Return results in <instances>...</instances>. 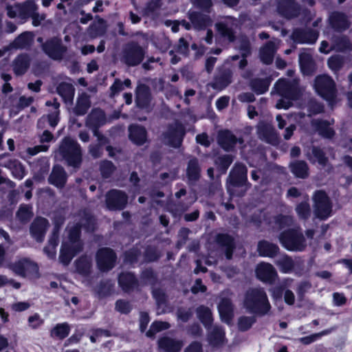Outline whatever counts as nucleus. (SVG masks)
I'll return each instance as SVG.
<instances>
[{
    "mask_svg": "<svg viewBox=\"0 0 352 352\" xmlns=\"http://www.w3.org/2000/svg\"><path fill=\"white\" fill-rule=\"evenodd\" d=\"M79 226L67 228L68 239L62 244L59 260L63 265H68L72 258L81 250L82 244L79 241Z\"/></svg>",
    "mask_w": 352,
    "mask_h": 352,
    "instance_id": "f257e3e1",
    "label": "nucleus"
},
{
    "mask_svg": "<svg viewBox=\"0 0 352 352\" xmlns=\"http://www.w3.org/2000/svg\"><path fill=\"white\" fill-rule=\"evenodd\" d=\"M244 307L251 313L265 314L270 305L265 292L261 289H252L247 292L243 302Z\"/></svg>",
    "mask_w": 352,
    "mask_h": 352,
    "instance_id": "f03ea898",
    "label": "nucleus"
},
{
    "mask_svg": "<svg viewBox=\"0 0 352 352\" xmlns=\"http://www.w3.org/2000/svg\"><path fill=\"white\" fill-rule=\"evenodd\" d=\"M276 92L281 96L277 102L276 107L278 109H287L293 105V101L300 97V91L296 82H290L285 80H279L275 85Z\"/></svg>",
    "mask_w": 352,
    "mask_h": 352,
    "instance_id": "7ed1b4c3",
    "label": "nucleus"
},
{
    "mask_svg": "<svg viewBox=\"0 0 352 352\" xmlns=\"http://www.w3.org/2000/svg\"><path fill=\"white\" fill-rule=\"evenodd\" d=\"M279 241L289 251H302L306 245L302 234L294 229L283 231L279 236Z\"/></svg>",
    "mask_w": 352,
    "mask_h": 352,
    "instance_id": "20e7f679",
    "label": "nucleus"
},
{
    "mask_svg": "<svg viewBox=\"0 0 352 352\" xmlns=\"http://www.w3.org/2000/svg\"><path fill=\"white\" fill-rule=\"evenodd\" d=\"M59 153L69 166L76 167L81 162V151L79 144L71 138H65L61 144Z\"/></svg>",
    "mask_w": 352,
    "mask_h": 352,
    "instance_id": "39448f33",
    "label": "nucleus"
},
{
    "mask_svg": "<svg viewBox=\"0 0 352 352\" xmlns=\"http://www.w3.org/2000/svg\"><path fill=\"white\" fill-rule=\"evenodd\" d=\"M314 87L318 94L332 104L336 98V87L333 80L327 75L316 78Z\"/></svg>",
    "mask_w": 352,
    "mask_h": 352,
    "instance_id": "423d86ee",
    "label": "nucleus"
},
{
    "mask_svg": "<svg viewBox=\"0 0 352 352\" xmlns=\"http://www.w3.org/2000/svg\"><path fill=\"white\" fill-rule=\"evenodd\" d=\"M10 269L16 275L25 277L30 276V278H38V267L33 261L28 258H21L14 263L8 265Z\"/></svg>",
    "mask_w": 352,
    "mask_h": 352,
    "instance_id": "0eeeda50",
    "label": "nucleus"
},
{
    "mask_svg": "<svg viewBox=\"0 0 352 352\" xmlns=\"http://www.w3.org/2000/svg\"><path fill=\"white\" fill-rule=\"evenodd\" d=\"M314 201L316 217L320 219H327L331 214V204L326 193L322 191L316 192Z\"/></svg>",
    "mask_w": 352,
    "mask_h": 352,
    "instance_id": "6e6552de",
    "label": "nucleus"
},
{
    "mask_svg": "<svg viewBox=\"0 0 352 352\" xmlns=\"http://www.w3.org/2000/svg\"><path fill=\"white\" fill-rule=\"evenodd\" d=\"M184 133L185 131L183 126L176 122L170 126L165 133L164 141L173 147H178L181 144Z\"/></svg>",
    "mask_w": 352,
    "mask_h": 352,
    "instance_id": "1a4fd4ad",
    "label": "nucleus"
},
{
    "mask_svg": "<svg viewBox=\"0 0 352 352\" xmlns=\"http://www.w3.org/2000/svg\"><path fill=\"white\" fill-rule=\"evenodd\" d=\"M96 261L100 270L108 271L114 265L116 255L111 249L102 248L97 253Z\"/></svg>",
    "mask_w": 352,
    "mask_h": 352,
    "instance_id": "9d476101",
    "label": "nucleus"
},
{
    "mask_svg": "<svg viewBox=\"0 0 352 352\" xmlns=\"http://www.w3.org/2000/svg\"><path fill=\"white\" fill-rule=\"evenodd\" d=\"M27 10H25L20 6L16 7L19 12V14L21 16V19H25L28 16H31L32 19V24L34 26L39 25L41 21L45 19V14H39L36 12L37 7L35 3L32 1H27Z\"/></svg>",
    "mask_w": 352,
    "mask_h": 352,
    "instance_id": "9b49d317",
    "label": "nucleus"
},
{
    "mask_svg": "<svg viewBox=\"0 0 352 352\" xmlns=\"http://www.w3.org/2000/svg\"><path fill=\"white\" fill-rule=\"evenodd\" d=\"M126 195L122 191L112 190L107 195V206L110 210L121 209L126 204Z\"/></svg>",
    "mask_w": 352,
    "mask_h": 352,
    "instance_id": "f8f14e48",
    "label": "nucleus"
},
{
    "mask_svg": "<svg viewBox=\"0 0 352 352\" xmlns=\"http://www.w3.org/2000/svg\"><path fill=\"white\" fill-rule=\"evenodd\" d=\"M144 56V52L140 46L131 44L126 50L124 60L127 65L134 66L142 60Z\"/></svg>",
    "mask_w": 352,
    "mask_h": 352,
    "instance_id": "ddd939ff",
    "label": "nucleus"
},
{
    "mask_svg": "<svg viewBox=\"0 0 352 352\" xmlns=\"http://www.w3.org/2000/svg\"><path fill=\"white\" fill-rule=\"evenodd\" d=\"M43 50L50 57L53 59H60L66 51V48L60 43L58 38H53L43 45Z\"/></svg>",
    "mask_w": 352,
    "mask_h": 352,
    "instance_id": "4468645a",
    "label": "nucleus"
},
{
    "mask_svg": "<svg viewBox=\"0 0 352 352\" xmlns=\"http://www.w3.org/2000/svg\"><path fill=\"white\" fill-rule=\"evenodd\" d=\"M184 344L182 340L169 337H164L159 340V349L164 352H179Z\"/></svg>",
    "mask_w": 352,
    "mask_h": 352,
    "instance_id": "2eb2a0df",
    "label": "nucleus"
},
{
    "mask_svg": "<svg viewBox=\"0 0 352 352\" xmlns=\"http://www.w3.org/2000/svg\"><path fill=\"white\" fill-rule=\"evenodd\" d=\"M247 179V168L241 164H236L230 174V183L233 186H240Z\"/></svg>",
    "mask_w": 352,
    "mask_h": 352,
    "instance_id": "dca6fc26",
    "label": "nucleus"
},
{
    "mask_svg": "<svg viewBox=\"0 0 352 352\" xmlns=\"http://www.w3.org/2000/svg\"><path fill=\"white\" fill-rule=\"evenodd\" d=\"M256 274L258 278L264 282H271L276 276V272L273 266L265 263L258 265Z\"/></svg>",
    "mask_w": 352,
    "mask_h": 352,
    "instance_id": "f3484780",
    "label": "nucleus"
},
{
    "mask_svg": "<svg viewBox=\"0 0 352 352\" xmlns=\"http://www.w3.org/2000/svg\"><path fill=\"white\" fill-rule=\"evenodd\" d=\"M47 225V221L44 218H37L32 223L30 232L37 241H43Z\"/></svg>",
    "mask_w": 352,
    "mask_h": 352,
    "instance_id": "a211bd4d",
    "label": "nucleus"
},
{
    "mask_svg": "<svg viewBox=\"0 0 352 352\" xmlns=\"http://www.w3.org/2000/svg\"><path fill=\"white\" fill-rule=\"evenodd\" d=\"M278 44L279 41L275 39L270 41L261 49L260 56L264 63L270 64L272 62L274 54L278 47Z\"/></svg>",
    "mask_w": 352,
    "mask_h": 352,
    "instance_id": "6ab92c4d",
    "label": "nucleus"
},
{
    "mask_svg": "<svg viewBox=\"0 0 352 352\" xmlns=\"http://www.w3.org/2000/svg\"><path fill=\"white\" fill-rule=\"evenodd\" d=\"M218 309L221 320L229 324L233 316V309L230 300L222 298L219 304Z\"/></svg>",
    "mask_w": 352,
    "mask_h": 352,
    "instance_id": "aec40b11",
    "label": "nucleus"
},
{
    "mask_svg": "<svg viewBox=\"0 0 352 352\" xmlns=\"http://www.w3.org/2000/svg\"><path fill=\"white\" fill-rule=\"evenodd\" d=\"M258 134L261 139L270 144H275L277 136L271 124L260 123L258 126Z\"/></svg>",
    "mask_w": 352,
    "mask_h": 352,
    "instance_id": "412c9836",
    "label": "nucleus"
},
{
    "mask_svg": "<svg viewBox=\"0 0 352 352\" xmlns=\"http://www.w3.org/2000/svg\"><path fill=\"white\" fill-rule=\"evenodd\" d=\"M234 25L235 21L231 18H228L224 21L218 23L216 27L218 32L222 36L232 41L234 38L233 26Z\"/></svg>",
    "mask_w": 352,
    "mask_h": 352,
    "instance_id": "4be33fe9",
    "label": "nucleus"
},
{
    "mask_svg": "<svg viewBox=\"0 0 352 352\" xmlns=\"http://www.w3.org/2000/svg\"><path fill=\"white\" fill-rule=\"evenodd\" d=\"M105 121L104 112L100 109H95L89 115L87 126L91 129L96 135V128L103 124Z\"/></svg>",
    "mask_w": 352,
    "mask_h": 352,
    "instance_id": "5701e85b",
    "label": "nucleus"
},
{
    "mask_svg": "<svg viewBox=\"0 0 352 352\" xmlns=\"http://www.w3.org/2000/svg\"><path fill=\"white\" fill-rule=\"evenodd\" d=\"M129 138L136 144L142 145L146 140V132L144 127L131 125L129 129Z\"/></svg>",
    "mask_w": 352,
    "mask_h": 352,
    "instance_id": "b1692460",
    "label": "nucleus"
},
{
    "mask_svg": "<svg viewBox=\"0 0 352 352\" xmlns=\"http://www.w3.org/2000/svg\"><path fill=\"white\" fill-rule=\"evenodd\" d=\"M318 36V33L315 31L304 32L299 30H296L292 33L293 40L300 43H314L317 40Z\"/></svg>",
    "mask_w": 352,
    "mask_h": 352,
    "instance_id": "393cba45",
    "label": "nucleus"
},
{
    "mask_svg": "<svg viewBox=\"0 0 352 352\" xmlns=\"http://www.w3.org/2000/svg\"><path fill=\"white\" fill-rule=\"evenodd\" d=\"M338 41H334L331 47L329 46L327 41H322L319 50L322 53L328 54L332 50H344L349 47V41L345 38L338 39Z\"/></svg>",
    "mask_w": 352,
    "mask_h": 352,
    "instance_id": "a878e982",
    "label": "nucleus"
},
{
    "mask_svg": "<svg viewBox=\"0 0 352 352\" xmlns=\"http://www.w3.org/2000/svg\"><path fill=\"white\" fill-rule=\"evenodd\" d=\"M63 220L55 221V230H58L59 225L62 224ZM58 245V234L54 230L52 236L50 237L47 245L44 248V252L50 258H54L56 256V248Z\"/></svg>",
    "mask_w": 352,
    "mask_h": 352,
    "instance_id": "bb28decb",
    "label": "nucleus"
},
{
    "mask_svg": "<svg viewBox=\"0 0 352 352\" xmlns=\"http://www.w3.org/2000/svg\"><path fill=\"white\" fill-rule=\"evenodd\" d=\"M150 100L148 89L144 85H140L136 89V104L141 108H146Z\"/></svg>",
    "mask_w": 352,
    "mask_h": 352,
    "instance_id": "cd10ccee",
    "label": "nucleus"
},
{
    "mask_svg": "<svg viewBox=\"0 0 352 352\" xmlns=\"http://www.w3.org/2000/svg\"><path fill=\"white\" fill-rule=\"evenodd\" d=\"M218 142L225 150H229L236 144L237 139L230 131H223L219 133Z\"/></svg>",
    "mask_w": 352,
    "mask_h": 352,
    "instance_id": "c85d7f7f",
    "label": "nucleus"
},
{
    "mask_svg": "<svg viewBox=\"0 0 352 352\" xmlns=\"http://www.w3.org/2000/svg\"><path fill=\"white\" fill-rule=\"evenodd\" d=\"M50 182L58 187H63L66 182V174L60 166H54L50 177Z\"/></svg>",
    "mask_w": 352,
    "mask_h": 352,
    "instance_id": "c756f323",
    "label": "nucleus"
},
{
    "mask_svg": "<svg viewBox=\"0 0 352 352\" xmlns=\"http://www.w3.org/2000/svg\"><path fill=\"white\" fill-rule=\"evenodd\" d=\"M332 27L338 30H343L349 27L346 16L340 12H334L330 16Z\"/></svg>",
    "mask_w": 352,
    "mask_h": 352,
    "instance_id": "7c9ffc66",
    "label": "nucleus"
},
{
    "mask_svg": "<svg viewBox=\"0 0 352 352\" xmlns=\"http://www.w3.org/2000/svg\"><path fill=\"white\" fill-rule=\"evenodd\" d=\"M224 332L218 327L209 329L208 341L213 346H219L224 342Z\"/></svg>",
    "mask_w": 352,
    "mask_h": 352,
    "instance_id": "2f4dec72",
    "label": "nucleus"
},
{
    "mask_svg": "<svg viewBox=\"0 0 352 352\" xmlns=\"http://www.w3.org/2000/svg\"><path fill=\"white\" fill-rule=\"evenodd\" d=\"M312 125L316 131L325 138H331L333 135L334 131L330 126V123L326 121L314 120Z\"/></svg>",
    "mask_w": 352,
    "mask_h": 352,
    "instance_id": "473e14b6",
    "label": "nucleus"
},
{
    "mask_svg": "<svg viewBox=\"0 0 352 352\" xmlns=\"http://www.w3.org/2000/svg\"><path fill=\"white\" fill-rule=\"evenodd\" d=\"M278 250V248L274 244L267 241H261L258 243V251L263 256H274Z\"/></svg>",
    "mask_w": 352,
    "mask_h": 352,
    "instance_id": "72a5a7b5",
    "label": "nucleus"
},
{
    "mask_svg": "<svg viewBox=\"0 0 352 352\" xmlns=\"http://www.w3.org/2000/svg\"><path fill=\"white\" fill-rule=\"evenodd\" d=\"M120 287L124 291H129L133 289L136 285V280L133 275L131 273H122L119 276L118 280Z\"/></svg>",
    "mask_w": 352,
    "mask_h": 352,
    "instance_id": "f704fd0d",
    "label": "nucleus"
},
{
    "mask_svg": "<svg viewBox=\"0 0 352 352\" xmlns=\"http://www.w3.org/2000/svg\"><path fill=\"white\" fill-rule=\"evenodd\" d=\"M190 19L195 28L198 29L203 28L211 24V21L208 17L199 13H190Z\"/></svg>",
    "mask_w": 352,
    "mask_h": 352,
    "instance_id": "c9c22d12",
    "label": "nucleus"
},
{
    "mask_svg": "<svg viewBox=\"0 0 352 352\" xmlns=\"http://www.w3.org/2000/svg\"><path fill=\"white\" fill-rule=\"evenodd\" d=\"M12 172V175L19 179H21L25 176V170L22 164L15 160H10L8 164L5 165Z\"/></svg>",
    "mask_w": 352,
    "mask_h": 352,
    "instance_id": "e433bc0d",
    "label": "nucleus"
},
{
    "mask_svg": "<svg viewBox=\"0 0 352 352\" xmlns=\"http://www.w3.org/2000/svg\"><path fill=\"white\" fill-rule=\"evenodd\" d=\"M58 94L63 98L64 100L71 102L74 96V89L71 84L60 83L57 88Z\"/></svg>",
    "mask_w": 352,
    "mask_h": 352,
    "instance_id": "4c0bfd02",
    "label": "nucleus"
},
{
    "mask_svg": "<svg viewBox=\"0 0 352 352\" xmlns=\"http://www.w3.org/2000/svg\"><path fill=\"white\" fill-rule=\"evenodd\" d=\"M217 241L220 245L225 247L227 258H231L233 249V239L227 234H219L217 236Z\"/></svg>",
    "mask_w": 352,
    "mask_h": 352,
    "instance_id": "58836bf2",
    "label": "nucleus"
},
{
    "mask_svg": "<svg viewBox=\"0 0 352 352\" xmlns=\"http://www.w3.org/2000/svg\"><path fill=\"white\" fill-rule=\"evenodd\" d=\"M90 107V102L87 94L80 95L77 100L74 111L77 115H84Z\"/></svg>",
    "mask_w": 352,
    "mask_h": 352,
    "instance_id": "ea45409f",
    "label": "nucleus"
},
{
    "mask_svg": "<svg viewBox=\"0 0 352 352\" xmlns=\"http://www.w3.org/2000/svg\"><path fill=\"white\" fill-rule=\"evenodd\" d=\"M290 167L292 173L298 177L304 178L308 175V168L305 162L292 163Z\"/></svg>",
    "mask_w": 352,
    "mask_h": 352,
    "instance_id": "a19ab883",
    "label": "nucleus"
},
{
    "mask_svg": "<svg viewBox=\"0 0 352 352\" xmlns=\"http://www.w3.org/2000/svg\"><path fill=\"white\" fill-rule=\"evenodd\" d=\"M29 66V58L25 55L18 56L14 63V71L17 75L23 74Z\"/></svg>",
    "mask_w": 352,
    "mask_h": 352,
    "instance_id": "79ce46f5",
    "label": "nucleus"
},
{
    "mask_svg": "<svg viewBox=\"0 0 352 352\" xmlns=\"http://www.w3.org/2000/svg\"><path fill=\"white\" fill-rule=\"evenodd\" d=\"M299 63L304 74H308L314 68L311 57L308 54L302 53L300 54Z\"/></svg>",
    "mask_w": 352,
    "mask_h": 352,
    "instance_id": "37998d69",
    "label": "nucleus"
},
{
    "mask_svg": "<svg viewBox=\"0 0 352 352\" xmlns=\"http://www.w3.org/2000/svg\"><path fill=\"white\" fill-rule=\"evenodd\" d=\"M32 40V35L30 32L21 34L13 43L12 46L16 48H24L28 46Z\"/></svg>",
    "mask_w": 352,
    "mask_h": 352,
    "instance_id": "c03bdc74",
    "label": "nucleus"
},
{
    "mask_svg": "<svg viewBox=\"0 0 352 352\" xmlns=\"http://www.w3.org/2000/svg\"><path fill=\"white\" fill-rule=\"evenodd\" d=\"M105 22L104 20L100 19L89 28V34L92 38H95L102 34L105 32Z\"/></svg>",
    "mask_w": 352,
    "mask_h": 352,
    "instance_id": "a18cd8bd",
    "label": "nucleus"
},
{
    "mask_svg": "<svg viewBox=\"0 0 352 352\" xmlns=\"http://www.w3.org/2000/svg\"><path fill=\"white\" fill-rule=\"evenodd\" d=\"M197 316L206 327L210 324L212 314L208 308L203 306L199 307L197 309Z\"/></svg>",
    "mask_w": 352,
    "mask_h": 352,
    "instance_id": "49530a36",
    "label": "nucleus"
},
{
    "mask_svg": "<svg viewBox=\"0 0 352 352\" xmlns=\"http://www.w3.org/2000/svg\"><path fill=\"white\" fill-rule=\"evenodd\" d=\"M91 265V259L87 256L80 258L76 263V270L81 274H88Z\"/></svg>",
    "mask_w": 352,
    "mask_h": 352,
    "instance_id": "de8ad7c7",
    "label": "nucleus"
},
{
    "mask_svg": "<svg viewBox=\"0 0 352 352\" xmlns=\"http://www.w3.org/2000/svg\"><path fill=\"white\" fill-rule=\"evenodd\" d=\"M276 264L280 267V270L284 273L291 272L294 267V263L291 258L287 256H282L277 261Z\"/></svg>",
    "mask_w": 352,
    "mask_h": 352,
    "instance_id": "09e8293b",
    "label": "nucleus"
},
{
    "mask_svg": "<svg viewBox=\"0 0 352 352\" xmlns=\"http://www.w3.org/2000/svg\"><path fill=\"white\" fill-rule=\"evenodd\" d=\"M307 157L309 160L314 163L318 162L322 166L326 164L327 159L324 157L322 152L317 148H313L311 154H307Z\"/></svg>",
    "mask_w": 352,
    "mask_h": 352,
    "instance_id": "8fccbe9b",
    "label": "nucleus"
},
{
    "mask_svg": "<svg viewBox=\"0 0 352 352\" xmlns=\"http://www.w3.org/2000/svg\"><path fill=\"white\" fill-rule=\"evenodd\" d=\"M187 174L189 179L190 180H196L199 178V168L196 159L190 160L187 169Z\"/></svg>",
    "mask_w": 352,
    "mask_h": 352,
    "instance_id": "3c124183",
    "label": "nucleus"
},
{
    "mask_svg": "<svg viewBox=\"0 0 352 352\" xmlns=\"http://www.w3.org/2000/svg\"><path fill=\"white\" fill-rule=\"evenodd\" d=\"M170 327V325L168 322L157 321L153 322L150 329L146 332V336L148 337H153L155 333L162 331L167 329Z\"/></svg>",
    "mask_w": 352,
    "mask_h": 352,
    "instance_id": "603ef678",
    "label": "nucleus"
},
{
    "mask_svg": "<svg viewBox=\"0 0 352 352\" xmlns=\"http://www.w3.org/2000/svg\"><path fill=\"white\" fill-rule=\"evenodd\" d=\"M69 332V328L67 324L63 323L56 325L52 331V335L53 336L58 337L63 339L67 337Z\"/></svg>",
    "mask_w": 352,
    "mask_h": 352,
    "instance_id": "864d4df0",
    "label": "nucleus"
},
{
    "mask_svg": "<svg viewBox=\"0 0 352 352\" xmlns=\"http://www.w3.org/2000/svg\"><path fill=\"white\" fill-rule=\"evenodd\" d=\"M284 3L286 5V9L279 8V12L281 14L284 15L287 18H292L296 15V6L294 2L290 0H284Z\"/></svg>",
    "mask_w": 352,
    "mask_h": 352,
    "instance_id": "5fc2aeb1",
    "label": "nucleus"
},
{
    "mask_svg": "<svg viewBox=\"0 0 352 352\" xmlns=\"http://www.w3.org/2000/svg\"><path fill=\"white\" fill-rule=\"evenodd\" d=\"M269 85L270 82L267 80H256L252 82V89L258 94L265 93Z\"/></svg>",
    "mask_w": 352,
    "mask_h": 352,
    "instance_id": "6e6d98bb",
    "label": "nucleus"
},
{
    "mask_svg": "<svg viewBox=\"0 0 352 352\" xmlns=\"http://www.w3.org/2000/svg\"><path fill=\"white\" fill-rule=\"evenodd\" d=\"M298 217L301 219H307L310 215V207L307 201L299 204L296 208Z\"/></svg>",
    "mask_w": 352,
    "mask_h": 352,
    "instance_id": "4d7b16f0",
    "label": "nucleus"
},
{
    "mask_svg": "<svg viewBox=\"0 0 352 352\" xmlns=\"http://www.w3.org/2000/svg\"><path fill=\"white\" fill-rule=\"evenodd\" d=\"M254 322V317L243 316L239 319L238 326L240 330L246 331L252 327Z\"/></svg>",
    "mask_w": 352,
    "mask_h": 352,
    "instance_id": "13d9d810",
    "label": "nucleus"
},
{
    "mask_svg": "<svg viewBox=\"0 0 352 352\" xmlns=\"http://www.w3.org/2000/svg\"><path fill=\"white\" fill-rule=\"evenodd\" d=\"M28 324L31 328L37 329L43 324V320L38 314H34L28 318Z\"/></svg>",
    "mask_w": 352,
    "mask_h": 352,
    "instance_id": "bf43d9fd",
    "label": "nucleus"
},
{
    "mask_svg": "<svg viewBox=\"0 0 352 352\" xmlns=\"http://www.w3.org/2000/svg\"><path fill=\"white\" fill-rule=\"evenodd\" d=\"M114 170V166L111 162L104 161L101 164L100 170L104 177H108Z\"/></svg>",
    "mask_w": 352,
    "mask_h": 352,
    "instance_id": "052dcab7",
    "label": "nucleus"
},
{
    "mask_svg": "<svg viewBox=\"0 0 352 352\" xmlns=\"http://www.w3.org/2000/svg\"><path fill=\"white\" fill-rule=\"evenodd\" d=\"M293 219L290 217L280 216L276 220V223L280 229L289 227L292 226Z\"/></svg>",
    "mask_w": 352,
    "mask_h": 352,
    "instance_id": "680f3d73",
    "label": "nucleus"
},
{
    "mask_svg": "<svg viewBox=\"0 0 352 352\" xmlns=\"http://www.w3.org/2000/svg\"><path fill=\"white\" fill-rule=\"evenodd\" d=\"M343 60L340 56H331L328 60L329 67L332 70H338L342 65Z\"/></svg>",
    "mask_w": 352,
    "mask_h": 352,
    "instance_id": "e2e57ef3",
    "label": "nucleus"
},
{
    "mask_svg": "<svg viewBox=\"0 0 352 352\" xmlns=\"http://www.w3.org/2000/svg\"><path fill=\"white\" fill-rule=\"evenodd\" d=\"M32 214L30 208L28 206H22L20 207L17 216L21 221H25L30 218Z\"/></svg>",
    "mask_w": 352,
    "mask_h": 352,
    "instance_id": "0e129e2a",
    "label": "nucleus"
},
{
    "mask_svg": "<svg viewBox=\"0 0 352 352\" xmlns=\"http://www.w3.org/2000/svg\"><path fill=\"white\" fill-rule=\"evenodd\" d=\"M323 107L318 102H310L307 106V111L309 112L308 116H310L312 114H316L322 112Z\"/></svg>",
    "mask_w": 352,
    "mask_h": 352,
    "instance_id": "69168bd1",
    "label": "nucleus"
},
{
    "mask_svg": "<svg viewBox=\"0 0 352 352\" xmlns=\"http://www.w3.org/2000/svg\"><path fill=\"white\" fill-rule=\"evenodd\" d=\"M18 6H20L21 8H22L25 10L28 9L27 2L24 5H16L14 6H8L7 7L8 15L10 18H14L16 16H19L21 19V16L19 14V10L16 8V7H18Z\"/></svg>",
    "mask_w": 352,
    "mask_h": 352,
    "instance_id": "338daca9",
    "label": "nucleus"
},
{
    "mask_svg": "<svg viewBox=\"0 0 352 352\" xmlns=\"http://www.w3.org/2000/svg\"><path fill=\"white\" fill-rule=\"evenodd\" d=\"M116 307L118 311L124 314L128 313L131 309L129 303L121 300L116 302Z\"/></svg>",
    "mask_w": 352,
    "mask_h": 352,
    "instance_id": "774afa93",
    "label": "nucleus"
}]
</instances>
